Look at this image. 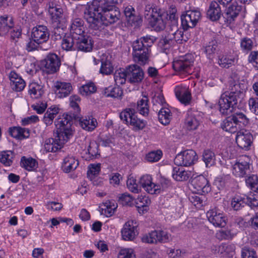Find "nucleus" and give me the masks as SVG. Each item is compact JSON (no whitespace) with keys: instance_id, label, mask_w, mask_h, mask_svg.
Segmentation results:
<instances>
[{"instance_id":"f257e3e1","label":"nucleus","mask_w":258,"mask_h":258,"mask_svg":"<svg viewBox=\"0 0 258 258\" xmlns=\"http://www.w3.org/2000/svg\"><path fill=\"white\" fill-rule=\"evenodd\" d=\"M103 5L96 8L89 7L84 12V18L89 24V26L94 30L103 29V24H112L118 20L119 12L113 7L116 1L104 0Z\"/></svg>"},{"instance_id":"f03ea898","label":"nucleus","mask_w":258,"mask_h":258,"mask_svg":"<svg viewBox=\"0 0 258 258\" xmlns=\"http://www.w3.org/2000/svg\"><path fill=\"white\" fill-rule=\"evenodd\" d=\"M155 38L147 35L136 40L133 44L134 60L141 66L148 64L150 56L149 47L154 43Z\"/></svg>"},{"instance_id":"7ed1b4c3","label":"nucleus","mask_w":258,"mask_h":258,"mask_svg":"<svg viewBox=\"0 0 258 258\" xmlns=\"http://www.w3.org/2000/svg\"><path fill=\"white\" fill-rule=\"evenodd\" d=\"M237 104V95L225 91L222 93L218 102L219 110L223 115H229Z\"/></svg>"},{"instance_id":"20e7f679","label":"nucleus","mask_w":258,"mask_h":258,"mask_svg":"<svg viewBox=\"0 0 258 258\" xmlns=\"http://www.w3.org/2000/svg\"><path fill=\"white\" fill-rule=\"evenodd\" d=\"M119 117L123 122L132 126L136 131L143 130L146 124L144 120L137 117L133 109L126 108L120 112Z\"/></svg>"},{"instance_id":"39448f33","label":"nucleus","mask_w":258,"mask_h":258,"mask_svg":"<svg viewBox=\"0 0 258 258\" xmlns=\"http://www.w3.org/2000/svg\"><path fill=\"white\" fill-rule=\"evenodd\" d=\"M46 8L53 24L66 23L63 10L56 0H50L46 5Z\"/></svg>"},{"instance_id":"423d86ee","label":"nucleus","mask_w":258,"mask_h":258,"mask_svg":"<svg viewBox=\"0 0 258 258\" xmlns=\"http://www.w3.org/2000/svg\"><path fill=\"white\" fill-rule=\"evenodd\" d=\"M194 59L190 54L181 56L173 62V68L179 74H190Z\"/></svg>"},{"instance_id":"0eeeda50","label":"nucleus","mask_w":258,"mask_h":258,"mask_svg":"<svg viewBox=\"0 0 258 258\" xmlns=\"http://www.w3.org/2000/svg\"><path fill=\"white\" fill-rule=\"evenodd\" d=\"M198 160L196 152L192 150H187L178 154L174 160L177 166H189Z\"/></svg>"},{"instance_id":"6e6552de","label":"nucleus","mask_w":258,"mask_h":258,"mask_svg":"<svg viewBox=\"0 0 258 258\" xmlns=\"http://www.w3.org/2000/svg\"><path fill=\"white\" fill-rule=\"evenodd\" d=\"M201 13L198 10H189L181 16V25L183 29L187 30L194 28L201 18Z\"/></svg>"},{"instance_id":"1a4fd4ad","label":"nucleus","mask_w":258,"mask_h":258,"mask_svg":"<svg viewBox=\"0 0 258 258\" xmlns=\"http://www.w3.org/2000/svg\"><path fill=\"white\" fill-rule=\"evenodd\" d=\"M206 215L209 221L215 227H224L226 225V217L217 208L209 210Z\"/></svg>"},{"instance_id":"9d476101","label":"nucleus","mask_w":258,"mask_h":258,"mask_svg":"<svg viewBox=\"0 0 258 258\" xmlns=\"http://www.w3.org/2000/svg\"><path fill=\"white\" fill-rule=\"evenodd\" d=\"M191 186L193 192L201 195L207 194L211 190V186L207 179L203 175L194 178L191 181Z\"/></svg>"},{"instance_id":"9b49d317","label":"nucleus","mask_w":258,"mask_h":258,"mask_svg":"<svg viewBox=\"0 0 258 258\" xmlns=\"http://www.w3.org/2000/svg\"><path fill=\"white\" fill-rule=\"evenodd\" d=\"M250 159L244 156L238 159L232 166V173L236 177H242L249 171Z\"/></svg>"},{"instance_id":"f8f14e48","label":"nucleus","mask_w":258,"mask_h":258,"mask_svg":"<svg viewBox=\"0 0 258 258\" xmlns=\"http://www.w3.org/2000/svg\"><path fill=\"white\" fill-rule=\"evenodd\" d=\"M138 224L136 221L128 220L124 224L121 230V236L123 240L131 241L138 235Z\"/></svg>"},{"instance_id":"ddd939ff","label":"nucleus","mask_w":258,"mask_h":258,"mask_svg":"<svg viewBox=\"0 0 258 258\" xmlns=\"http://www.w3.org/2000/svg\"><path fill=\"white\" fill-rule=\"evenodd\" d=\"M53 88L55 94L59 98H63L69 96L73 90L71 83L62 81L55 82Z\"/></svg>"},{"instance_id":"4468645a","label":"nucleus","mask_w":258,"mask_h":258,"mask_svg":"<svg viewBox=\"0 0 258 258\" xmlns=\"http://www.w3.org/2000/svg\"><path fill=\"white\" fill-rule=\"evenodd\" d=\"M252 136L247 130H240L236 134V142L238 147L242 149L248 150L252 143Z\"/></svg>"},{"instance_id":"2eb2a0df","label":"nucleus","mask_w":258,"mask_h":258,"mask_svg":"<svg viewBox=\"0 0 258 258\" xmlns=\"http://www.w3.org/2000/svg\"><path fill=\"white\" fill-rule=\"evenodd\" d=\"M127 78L131 83L141 82L144 78V72L138 64H131L126 68Z\"/></svg>"},{"instance_id":"dca6fc26","label":"nucleus","mask_w":258,"mask_h":258,"mask_svg":"<svg viewBox=\"0 0 258 258\" xmlns=\"http://www.w3.org/2000/svg\"><path fill=\"white\" fill-rule=\"evenodd\" d=\"M31 37L40 43L46 42L49 37L47 28L43 25H38L32 29Z\"/></svg>"},{"instance_id":"f3484780","label":"nucleus","mask_w":258,"mask_h":258,"mask_svg":"<svg viewBox=\"0 0 258 258\" xmlns=\"http://www.w3.org/2000/svg\"><path fill=\"white\" fill-rule=\"evenodd\" d=\"M45 71L48 74H53L59 70L60 61L58 56L54 53L49 54L44 61Z\"/></svg>"},{"instance_id":"a211bd4d","label":"nucleus","mask_w":258,"mask_h":258,"mask_svg":"<svg viewBox=\"0 0 258 258\" xmlns=\"http://www.w3.org/2000/svg\"><path fill=\"white\" fill-rule=\"evenodd\" d=\"M157 15L151 18L149 23L156 31H161L165 28L167 17L166 14L161 13V12H159Z\"/></svg>"},{"instance_id":"6ab92c4d","label":"nucleus","mask_w":258,"mask_h":258,"mask_svg":"<svg viewBox=\"0 0 258 258\" xmlns=\"http://www.w3.org/2000/svg\"><path fill=\"white\" fill-rule=\"evenodd\" d=\"M76 39V49L84 52H89L92 50L93 43L90 37L83 34L77 37Z\"/></svg>"},{"instance_id":"aec40b11","label":"nucleus","mask_w":258,"mask_h":258,"mask_svg":"<svg viewBox=\"0 0 258 258\" xmlns=\"http://www.w3.org/2000/svg\"><path fill=\"white\" fill-rule=\"evenodd\" d=\"M10 85L12 89L17 92L22 91L26 86L25 81L22 78L14 71L9 74Z\"/></svg>"},{"instance_id":"412c9836","label":"nucleus","mask_w":258,"mask_h":258,"mask_svg":"<svg viewBox=\"0 0 258 258\" xmlns=\"http://www.w3.org/2000/svg\"><path fill=\"white\" fill-rule=\"evenodd\" d=\"M79 164L78 160L72 155H68L64 157L61 163L62 171L67 173L75 170Z\"/></svg>"},{"instance_id":"4be33fe9","label":"nucleus","mask_w":258,"mask_h":258,"mask_svg":"<svg viewBox=\"0 0 258 258\" xmlns=\"http://www.w3.org/2000/svg\"><path fill=\"white\" fill-rule=\"evenodd\" d=\"M176 97L182 104H189L191 99V93L188 89L182 86H178L174 89Z\"/></svg>"},{"instance_id":"5701e85b","label":"nucleus","mask_w":258,"mask_h":258,"mask_svg":"<svg viewBox=\"0 0 258 258\" xmlns=\"http://www.w3.org/2000/svg\"><path fill=\"white\" fill-rule=\"evenodd\" d=\"M70 34L78 37L84 34V21L79 18H74L71 20L70 26Z\"/></svg>"},{"instance_id":"b1692460","label":"nucleus","mask_w":258,"mask_h":258,"mask_svg":"<svg viewBox=\"0 0 258 258\" xmlns=\"http://www.w3.org/2000/svg\"><path fill=\"white\" fill-rule=\"evenodd\" d=\"M238 56L235 52H229L219 56L218 63L222 68H229L237 62Z\"/></svg>"},{"instance_id":"393cba45","label":"nucleus","mask_w":258,"mask_h":258,"mask_svg":"<svg viewBox=\"0 0 258 258\" xmlns=\"http://www.w3.org/2000/svg\"><path fill=\"white\" fill-rule=\"evenodd\" d=\"M28 93L31 98L39 99L44 93V87L41 83L32 81L28 86Z\"/></svg>"},{"instance_id":"a878e982","label":"nucleus","mask_w":258,"mask_h":258,"mask_svg":"<svg viewBox=\"0 0 258 258\" xmlns=\"http://www.w3.org/2000/svg\"><path fill=\"white\" fill-rule=\"evenodd\" d=\"M77 37L71 34H66L61 42V48L66 51H73L76 49Z\"/></svg>"},{"instance_id":"bb28decb","label":"nucleus","mask_w":258,"mask_h":258,"mask_svg":"<svg viewBox=\"0 0 258 258\" xmlns=\"http://www.w3.org/2000/svg\"><path fill=\"white\" fill-rule=\"evenodd\" d=\"M207 17L212 21H217L222 15L220 7L216 2H212L207 13Z\"/></svg>"},{"instance_id":"cd10ccee","label":"nucleus","mask_w":258,"mask_h":258,"mask_svg":"<svg viewBox=\"0 0 258 258\" xmlns=\"http://www.w3.org/2000/svg\"><path fill=\"white\" fill-rule=\"evenodd\" d=\"M13 26V18L10 16L0 17V35L6 34Z\"/></svg>"},{"instance_id":"c85d7f7f","label":"nucleus","mask_w":258,"mask_h":258,"mask_svg":"<svg viewBox=\"0 0 258 258\" xmlns=\"http://www.w3.org/2000/svg\"><path fill=\"white\" fill-rule=\"evenodd\" d=\"M56 139L62 147L73 136V131L71 128L56 130Z\"/></svg>"},{"instance_id":"c756f323","label":"nucleus","mask_w":258,"mask_h":258,"mask_svg":"<svg viewBox=\"0 0 258 258\" xmlns=\"http://www.w3.org/2000/svg\"><path fill=\"white\" fill-rule=\"evenodd\" d=\"M185 124L188 130H195L200 125V121L194 113L188 110L187 112Z\"/></svg>"},{"instance_id":"7c9ffc66","label":"nucleus","mask_w":258,"mask_h":258,"mask_svg":"<svg viewBox=\"0 0 258 258\" xmlns=\"http://www.w3.org/2000/svg\"><path fill=\"white\" fill-rule=\"evenodd\" d=\"M177 166L173 168L172 176L177 181L187 180L190 175V172L185 171L182 167Z\"/></svg>"},{"instance_id":"2f4dec72","label":"nucleus","mask_w":258,"mask_h":258,"mask_svg":"<svg viewBox=\"0 0 258 258\" xmlns=\"http://www.w3.org/2000/svg\"><path fill=\"white\" fill-rule=\"evenodd\" d=\"M79 124L83 129L91 132L96 128L97 122L96 119L89 116L80 119Z\"/></svg>"},{"instance_id":"473e14b6","label":"nucleus","mask_w":258,"mask_h":258,"mask_svg":"<svg viewBox=\"0 0 258 258\" xmlns=\"http://www.w3.org/2000/svg\"><path fill=\"white\" fill-rule=\"evenodd\" d=\"M62 146L59 145L56 139L49 138L44 141V151L47 152H55L60 149Z\"/></svg>"},{"instance_id":"72a5a7b5","label":"nucleus","mask_w":258,"mask_h":258,"mask_svg":"<svg viewBox=\"0 0 258 258\" xmlns=\"http://www.w3.org/2000/svg\"><path fill=\"white\" fill-rule=\"evenodd\" d=\"M221 126L223 130L231 133H237L239 131L238 126L233 121L231 116L225 119L221 123Z\"/></svg>"},{"instance_id":"f704fd0d","label":"nucleus","mask_w":258,"mask_h":258,"mask_svg":"<svg viewBox=\"0 0 258 258\" xmlns=\"http://www.w3.org/2000/svg\"><path fill=\"white\" fill-rule=\"evenodd\" d=\"M202 160L207 168H210L216 164V155L215 153L210 150L206 149L203 152Z\"/></svg>"},{"instance_id":"c9c22d12","label":"nucleus","mask_w":258,"mask_h":258,"mask_svg":"<svg viewBox=\"0 0 258 258\" xmlns=\"http://www.w3.org/2000/svg\"><path fill=\"white\" fill-rule=\"evenodd\" d=\"M232 119L236 123L239 130H244L243 128L246 126L249 123V119L242 112H236L233 114Z\"/></svg>"},{"instance_id":"e433bc0d","label":"nucleus","mask_w":258,"mask_h":258,"mask_svg":"<svg viewBox=\"0 0 258 258\" xmlns=\"http://www.w3.org/2000/svg\"><path fill=\"white\" fill-rule=\"evenodd\" d=\"M10 134L14 138L22 140L29 136L28 130L20 127H13L9 129Z\"/></svg>"},{"instance_id":"4c0bfd02","label":"nucleus","mask_w":258,"mask_h":258,"mask_svg":"<svg viewBox=\"0 0 258 258\" xmlns=\"http://www.w3.org/2000/svg\"><path fill=\"white\" fill-rule=\"evenodd\" d=\"M171 118L172 113L170 110L168 108L162 107L158 113L159 121L164 125H167L169 123Z\"/></svg>"},{"instance_id":"58836bf2","label":"nucleus","mask_w":258,"mask_h":258,"mask_svg":"<svg viewBox=\"0 0 258 258\" xmlns=\"http://www.w3.org/2000/svg\"><path fill=\"white\" fill-rule=\"evenodd\" d=\"M240 7L237 5H232L229 7L225 12V18L227 21L231 23L239 14Z\"/></svg>"},{"instance_id":"ea45409f","label":"nucleus","mask_w":258,"mask_h":258,"mask_svg":"<svg viewBox=\"0 0 258 258\" xmlns=\"http://www.w3.org/2000/svg\"><path fill=\"white\" fill-rule=\"evenodd\" d=\"M21 166L28 171H33L37 168L38 163L35 159L31 157L23 156L21 160Z\"/></svg>"},{"instance_id":"a19ab883","label":"nucleus","mask_w":258,"mask_h":258,"mask_svg":"<svg viewBox=\"0 0 258 258\" xmlns=\"http://www.w3.org/2000/svg\"><path fill=\"white\" fill-rule=\"evenodd\" d=\"M58 113V108L55 107L49 108L45 113L43 120L47 125H49L52 123L53 119Z\"/></svg>"},{"instance_id":"79ce46f5","label":"nucleus","mask_w":258,"mask_h":258,"mask_svg":"<svg viewBox=\"0 0 258 258\" xmlns=\"http://www.w3.org/2000/svg\"><path fill=\"white\" fill-rule=\"evenodd\" d=\"M103 93L107 97L118 98L121 96L122 91L118 86L117 87L109 86L104 89Z\"/></svg>"},{"instance_id":"37998d69","label":"nucleus","mask_w":258,"mask_h":258,"mask_svg":"<svg viewBox=\"0 0 258 258\" xmlns=\"http://www.w3.org/2000/svg\"><path fill=\"white\" fill-rule=\"evenodd\" d=\"M245 204L246 199L241 195H235L231 199V206L235 211L240 210Z\"/></svg>"},{"instance_id":"c03bdc74","label":"nucleus","mask_w":258,"mask_h":258,"mask_svg":"<svg viewBox=\"0 0 258 258\" xmlns=\"http://www.w3.org/2000/svg\"><path fill=\"white\" fill-rule=\"evenodd\" d=\"M103 206L102 209L104 214L107 217H110L114 214L117 205L114 201H107L103 203Z\"/></svg>"},{"instance_id":"a18cd8bd","label":"nucleus","mask_w":258,"mask_h":258,"mask_svg":"<svg viewBox=\"0 0 258 258\" xmlns=\"http://www.w3.org/2000/svg\"><path fill=\"white\" fill-rule=\"evenodd\" d=\"M168 34L172 40L173 44L175 43H182L183 41H186V38L183 36V31L182 29L180 28L177 31L169 32Z\"/></svg>"},{"instance_id":"49530a36","label":"nucleus","mask_w":258,"mask_h":258,"mask_svg":"<svg viewBox=\"0 0 258 258\" xmlns=\"http://www.w3.org/2000/svg\"><path fill=\"white\" fill-rule=\"evenodd\" d=\"M235 246L233 244L222 243L221 244V255L232 257L235 253Z\"/></svg>"},{"instance_id":"de8ad7c7","label":"nucleus","mask_w":258,"mask_h":258,"mask_svg":"<svg viewBox=\"0 0 258 258\" xmlns=\"http://www.w3.org/2000/svg\"><path fill=\"white\" fill-rule=\"evenodd\" d=\"M218 50V44L215 40H212L209 42L205 48V52L209 58H213Z\"/></svg>"},{"instance_id":"09e8293b","label":"nucleus","mask_w":258,"mask_h":258,"mask_svg":"<svg viewBox=\"0 0 258 258\" xmlns=\"http://www.w3.org/2000/svg\"><path fill=\"white\" fill-rule=\"evenodd\" d=\"M14 154L11 151H3L0 154V162L6 166H10L13 163Z\"/></svg>"},{"instance_id":"8fccbe9b","label":"nucleus","mask_w":258,"mask_h":258,"mask_svg":"<svg viewBox=\"0 0 258 258\" xmlns=\"http://www.w3.org/2000/svg\"><path fill=\"white\" fill-rule=\"evenodd\" d=\"M127 77L126 69L119 70L115 71L114 74V80L117 86L125 84Z\"/></svg>"},{"instance_id":"3c124183","label":"nucleus","mask_w":258,"mask_h":258,"mask_svg":"<svg viewBox=\"0 0 258 258\" xmlns=\"http://www.w3.org/2000/svg\"><path fill=\"white\" fill-rule=\"evenodd\" d=\"M153 236L155 239V243L157 242H167L169 238V235L166 231L161 230L152 231Z\"/></svg>"},{"instance_id":"603ef678","label":"nucleus","mask_w":258,"mask_h":258,"mask_svg":"<svg viewBox=\"0 0 258 258\" xmlns=\"http://www.w3.org/2000/svg\"><path fill=\"white\" fill-rule=\"evenodd\" d=\"M148 100L146 97H144L137 102V110L143 115H146L149 112Z\"/></svg>"},{"instance_id":"864d4df0","label":"nucleus","mask_w":258,"mask_h":258,"mask_svg":"<svg viewBox=\"0 0 258 258\" xmlns=\"http://www.w3.org/2000/svg\"><path fill=\"white\" fill-rule=\"evenodd\" d=\"M245 182L251 190L258 192V176L256 175H249L246 179Z\"/></svg>"},{"instance_id":"5fc2aeb1","label":"nucleus","mask_w":258,"mask_h":258,"mask_svg":"<svg viewBox=\"0 0 258 258\" xmlns=\"http://www.w3.org/2000/svg\"><path fill=\"white\" fill-rule=\"evenodd\" d=\"M146 192L150 194H158L161 192V186L153 182V178L151 180V183H148L143 188Z\"/></svg>"},{"instance_id":"6e6d98bb","label":"nucleus","mask_w":258,"mask_h":258,"mask_svg":"<svg viewBox=\"0 0 258 258\" xmlns=\"http://www.w3.org/2000/svg\"><path fill=\"white\" fill-rule=\"evenodd\" d=\"M160 12V11L159 9L153 8L150 5H147L145 8V18L149 22L150 20H151V18L157 16V14Z\"/></svg>"},{"instance_id":"4d7b16f0","label":"nucleus","mask_w":258,"mask_h":258,"mask_svg":"<svg viewBox=\"0 0 258 258\" xmlns=\"http://www.w3.org/2000/svg\"><path fill=\"white\" fill-rule=\"evenodd\" d=\"M96 89L94 83H89L82 86L80 89V92L82 95L87 96L95 93Z\"/></svg>"},{"instance_id":"13d9d810","label":"nucleus","mask_w":258,"mask_h":258,"mask_svg":"<svg viewBox=\"0 0 258 258\" xmlns=\"http://www.w3.org/2000/svg\"><path fill=\"white\" fill-rule=\"evenodd\" d=\"M66 23L61 24H53L55 26L53 29V35L56 39H61L66 34L64 32V28L66 27Z\"/></svg>"},{"instance_id":"bf43d9fd","label":"nucleus","mask_w":258,"mask_h":258,"mask_svg":"<svg viewBox=\"0 0 258 258\" xmlns=\"http://www.w3.org/2000/svg\"><path fill=\"white\" fill-rule=\"evenodd\" d=\"M253 43L252 40L247 37H244L241 39L240 47L244 52H247L252 49Z\"/></svg>"},{"instance_id":"052dcab7","label":"nucleus","mask_w":258,"mask_h":258,"mask_svg":"<svg viewBox=\"0 0 258 258\" xmlns=\"http://www.w3.org/2000/svg\"><path fill=\"white\" fill-rule=\"evenodd\" d=\"M205 197L197 195H192L189 197L190 202L197 208H200L203 206Z\"/></svg>"},{"instance_id":"680f3d73","label":"nucleus","mask_w":258,"mask_h":258,"mask_svg":"<svg viewBox=\"0 0 258 258\" xmlns=\"http://www.w3.org/2000/svg\"><path fill=\"white\" fill-rule=\"evenodd\" d=\"M113 67L110 61L107 60L102 61L100 72L103 75H109L113 72Z\"/></svg>"},{"instance_id":"e2e57ef3","label":"nucleus","mask_w":258,"mask_h":258,"mask_svg":"<svg viewBox=\"0 0 258 258\" xmlns=\"http://www.w3.org/2000/svg\"><path fill=\"white\" fill-rule=\"evenodd\" d=\"M56 130L70 128L71 121L66 117L58 118L54 122Z\"/></svg>"},{"instance_id":"0e129e2a","label":"nucleus","mask_w":258,"mask_h":258,"mask_svg":"<svg viewBox=\"0 0 258 258\" xmlns=\"http://www.w3.org/2000/svg\"><path fill=\"white\" fill-rule=\"evenodd\" d=\"M118 258H136L134 250L132 248H125L120 249L118 255Z\"/></svg>"},{"instance_id":"69168bd1","label":"nucleus","mask_w":258,"mask_h":258,"mask_svg":"<svg viewBox=\"0 0 258 258\" xmlns=\"http://www.w3.org/2000/svg\"><path fill=\"white\" fill-rule=\"evenodd\" d=\"M98 145L95 141H91L88 147V154L93 158H97L98 155Z\"/></svg>"},{"instance_id":"338daca9","label":"nucleus","mask_w":258,"mask_h":258,"mask_svg":"<svg viewBox=\"0 0 258 258\" xmlns=\"http://www.w3.org/2000/svg\"><path fill=\"white\" fill-rule=\"evenodd\" d=\"M135 203L137 207H144V210H146V206L150 203V200L148 197L140 195L136 199Z\"/></svg>"},{"instance_id":"774afa93","label":"nucleus","mask_w":258,"mask_h":258,"mask_svg":"<svg viewBox=\"0 0 258 258\" xmlns=\"http://www.w3.org/2000/svg\"><path fill=\"white\" fill-rule=\"evenodd\" d=\"M162 153L161 151H152L146 155V159L150 162H155L159 161L161 158Z\"/></svg>"}]
</instances>
